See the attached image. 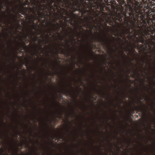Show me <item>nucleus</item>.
Instances as JSON below:
<instances>
[{"label":"nucleus","mask_w":155,"mask_h":155,"mask_svg":"<svg viewBox=\"0 0 155 155\" xmlns=\"http://www.w3.org/2000/svg\"><path fill=\"white\" fill-rule=\"evenodd\" d=\"M31 23L33 24V25H31V27L32 28V29L31 30V31L32 32V31L33 30V29L35 28L34 26L35 25V23L34 22V20H37V18H36L35 15L34 16L32 15H31Z\"/></svg>","instance_id":"1"},{"label":"nucleus","mask_w":155,"mask_h":155,"mask_svg":"<svg viewBox=\"0 0 155 155\" xmlns=\"http://www.w3.org/2000/svg\"><path fill=\"white\" fill-rule=\"evenodd\" d=\"M36 0H27V2L28 3H29V2L32 3V5H33L34 6L35 3V2Z\"/></svg>","instance_id":"2"},{"label":"nucleus","mask_w":155,"mask_h":155,"mask_svg":"<svg viewBox=\"0 0 155 155\" xmlns=\"http://www.w3.org/2000/svg\"><path fill=\"white\" fill-rule=\"evenodd\" d=\"M25 65L27 67H28L29 69L30 70V71L31 73V72H32V71H33V68L31 66H28V65L27 64H26Z\"/></svg>","instance_id":"3"},{"label":"nucleus","mask_w":155,"mask_h":155,"mask_svg":"<svg viewBox=\"0 0 155 155\" xmlns=\"http://www.w3.org/2000/svg\"><path fill=\"white\" fill-rule=\"evenodd\" d=\"M16 42L17 43L18 45H17L16 48L17 49H18L19 48V45L21 44V43L19 42L16 41Z\"/></svg>","instance_id":"4"},{"label":"nucleus","mask_w":155,"mask_h":155,"mask_svg":"<svg viewBox=\"0 0 155 155\" xmlns=\"http://www.w3.org/2000/svg\"><path fill=\"white\" fill-rule=\"evenodd\" d=\"M38 137H39V136H38V134H37V143H38Z\"/></svg>","instance_id":"5"},{"label":"nucleus","mask_w":155,"mask_h":155,"mask_svg":"<svg viewBox=\"0 0 155 155\" xmlns=\"http://www.w3.org/2000/svg\"><path fill=\"white\" fill-rule=\"evenodd\" d=\"M38 57H39V56L38 55L37 56V58H38V60H37V65L38 66V63H39V62H38Z\"/></svg>","instance_id":"6"},{"label":"nucleus","mask_w":155,"mask_h":155,"mask_svg":"<svg viewBox=\"0 0 155 155\" xmlns=\"http://www.w3.org/2000/svg\"><path fill=\"white\" fill-rule=\"evenodd\" d=\"M37 26H38V27H39V26H38V22H39V18L38 17L37 18Z\"/></svg>","instance_id":"7"},{"label":"nucleus","mask_w":155,"mask_h":155,"mask_svg":"<svg viewBox=\"0 0 155 155\" xmlns=\"http://www.w3.org/2000/svg\"><path fill=\"white\" fill-rule=\"evenodd\" d=\"M38 48H37V53H38V52H39V47H38Z\"/></svg>","instance_id":"8"},{"label":"nucleus","mask_w":155,"mask_h":155,"mask_svg":"<svg viewBox=\"0 0 155 155\" xmlns=\"http://www.w3.org/2000/svg\"><path fill=\"white\" fill-rule=\"evenodd\" d=\"M27 36H28L27 35H25V39L27 38Z\"/></svg>","instance_id":"9"},{"label":"nucleus","mask_w":155,"mask_h":155,"mask_svg":"<svg viewBox=\"0 0 155 155\" xmlns=\"http://www.w3.org/2000/svg\"><path fill=\"white\" fill-rule=\"evenodd\" d=\"M25 143L28 145V143L27 142V141H26L25 142Z\"/></svg>","instance_id":"10"},{"label":"nucleus","mask_w":155,"mask_h":155,"mask_svg":"<svg viewBox=\"0 0 155 155\" xmlns=\"http://www.w3.org/2000/svg\"><path fill=\"white\" fill-rule=\"evenodd\" d=\"M38 111H37V115L38 116V114H39V112H38Z\"/></svg>","instance_id":"11"},{"label":"nucleus","mask_w":155,"mask_h":155,"mask_svg":"<svg viewBox=\"0 0 155 155\" xmlns=\"http://www.w3.org/2000/svg\"><path fill=\"white\" fill-rule=\"evenodd\" d=\"M0 5L1 6H2V2L0 3Z\"/></svg>","instance_id":"12"},{"label":"nucleus","mask_w":155,"mask_h":155,"mask_svg":"<svg viewBox=\"0 0 155 155\" xmlns=\"http://www.w3.org/2000/svg\"><path fill=\"white\" fill-rule=\"evenodd\" d=\"M38 13H39V11H38H38H37V15H39Z\"/></svg>","instance_id":"13"},{"label":"nucleus","mask_w":155,"mask_h":155,"mask_svg":"<svg viewBox=\"0 0 155 155\" xmlns=\"http://www.w3.org/2000/svg\"><path fill=\"white\" fill-rule=\"evenodd\" d=\"M38 69H38V68H37V72H38Z\"/></svg>","instance_id":"14"},{"label":"nucleus","mask_w":155,"mask_h":155,"mask_svg":"<svg viewBox=\"0 0 155 155\" xmlns=\"http://www.w3.org/2000/svg\"><path fill=\"white\" fill-rule=\"evenodd\" d=\"M34 13L35 14V15H36V13H35V12H34Z\"/></svg>","instance_id":"15"},{"label":"nucleus","mask_w":155,"mask_h":155,"mask_svg":"<svg viewBox=\"0 0 155 155\" xmlns=\"http://www.w3.org/2000/svg\"><path fill=\"white\" fill-rule=\"evenodd\" d=\"M37 94H38V93H37Z\"/></svg>","instance_id":"16"},{"label":"nucleus","mask_w":155,"mask_h":155,"mask_svg":"<svg viewBox=\"0 0 155 155\" xmlns=\"http://www.w3.org/2000/svg\"><path fill=\"white\" fill-rule=\"evenodd\" d=\"M5 17H7V16H6V14H5Z\"/></svg>","instance_id":"17"},{"label":"nucleus","mask_w":155,"mask_h":155,"mask_svg":"<svg viewBox=\"0 0 155 155\" xmlns=\"http://www.w3.org/2000/svg\"><path fill=\"white\" fill-rule=\"evenodd\" d=\"M37 39H38V37H37Z\"/></svg>","instance_id":"18"},{"label":"nucleus","mask_w":155,"mask_h":155,"mask_svg":"<svg viewBox=\"0 0 155 155\" xmlns=\"http://www.w3.org/2000/svg\"><path fill=\"white\" fill-rule=\"evenodd\" d=\"M37 120H38V121H39V119H38V118Z\"/></svg>","instance_id":"19"},{"label":"nucleus","mask_w":155,"mask_h":155,"mask_svg":"<svg viewBox=\"0 0 155 155\" xmlns=\"http://www.w3.org/2000/svg\"><path fill=\"white\" fill-rule=\"evenodd\" d=\"M38 78H37L38 81V79H38Z\"/></svg>","instance_id":"20"},{"label":"nucleus","mask_w":155,"mask_h":155,"mask_svg":"<svg viewBox=\"0 0 155 155\" xmlns=\"http://www.w3.org/2000/svg\"><path fill=\"white\" fill-rule=\"evenodd\" d=\"M38 1V0H37Z\"/></svg>","instance_id":"21"},{"label":"nucleus","mask_w":155,"mask_h":155,"mask_svg":"<svg viewBox=\"0 0 155 155\" xmlns=\"http://www.w3.org/2000/svg\"><path fill=\"white\" fill-rule=\"evenodd\" d=\"M18 15H19V16H20L21 15H19V14Z\"/></svg>","instance_id":"22"},{"label":"nucleus","mask_w":155,"mask_h":155,"mask_svg":"<svg viewBox=\"0 0 155 155\" xmlns=\"http://www.w3.org/2000/svg\"><path fill=\"white\" fill-rule=\"evenodd\" d=\"M37 155H38V154H37Z\"/></svg>","instance_id":"23"}]
</instances>
